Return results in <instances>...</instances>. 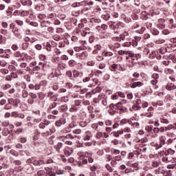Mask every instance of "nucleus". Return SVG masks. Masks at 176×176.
Wrapping results in <instances>:
<instances>
[{
    "instance_id": "obj_1",
    "label": "nucleus",
    "mask_w": 176,
    "mask_h": 176,
    "mask_svg": "<svg viewBox=\"0 0 176 176\" xmlns=\"http://www.w3.org/2000/svg\"><path fill=\"white\" fill-rule=\"evenodd\" d=\"M171 152H173L171 148L161 152V156H162V162H164L165 163H170V162H171V157L170 156V153H171Z\"/></svg>"
},
{
    "instance_id": "obj_2",
    "label": "nucleus",
    "mask_w": 176,
    "mask_h": 176,
    "mask_svg": "<svg viewBox=\"0 0 176 176\" xmlns=\"http://www.w3.org/2000/svg\"><path fill=\"white\" fill-rule=\"evenodd\" d=\"M129 57L131 58L132 65H134V64H135V61H138L141 58V54H135L134 53L130 51Z\"/></svg>"
},
{
    "instance_id": "obj_3",
    "label": "nucleus",
    "mask_w": 176,
    "mask_h": 176,
    "mask_svg": "<svg viewBox=\"0 0 176 176\" xmlns=\"http://www.w3.org/2000/svg\"><path fill=\"white\" fill-rule=\"evenodd\" d=\"M78 156H85L86 157H88L87 162L89 163H93V162H94V159L91 157V153L89 152H86L85 153H78Z\"/></svg>"
},
{
    "instance_id": "obj_4",
    "label": "nucleus",
    "mask_w": 176,
    "mask_h": 176,
    "mask_svg": "<svg viewBox=\"0 0 176 176\" xmlns=\"http://www.w3.org/2000/svg\"><path fill=\"white\" fill-rule=\"evenodd\" d=\"M17 78H19V76H17V74L12 72L10 74V75H7L6 76L5 80H6L7 82H10L13 80V79H17Z\"/></svg>"
},
{
    "instance_id": "obj_5",
    "label": "nucleus",
    "mask_w": 176,
    "mask_h": 176,
    "mask_svg": "<svg viewBox=\"0 0 176 176\" xmlns=\"http://www.w3.org/2000/svg\"><path fill=\"white\" fill-rule=\"evenodd\" d=\"M120 102H118L116 104L117 109H119V113H124L125 112H127V107L123 105H120Z\"/></svg>"
},
{
    "instance_id": "obj_6",
    "label": "nucleus",
    "mask_w": 176,
    "mask_h": 176,
    "mask_svg": "<svg viewBox=\"0 0 176 176\" xmlns=\"http://www.w3.org/2000/svg\"><path fill=\"white\" fill-rule=\"evenodd\" d=\"M8 104L10 105H14V107H19V104H20V100L19 99H13V98H10L8 99Z\"/></svg>"
},
{
    "instance_id": "obj_7",
    "label": "nucleus",
    "mask_w": 176,
    "mask_h": 176,
    "mask_svg": "<svg viewBox=\"0 0 176 176\" xmlns=\"http://www.w3.org/2000/svg\"><path fill=\"white\" fill-rule=\"evenodd\" d=\"M87 1H84L81 2H76L72 4V8H79L80 6H87Z\"/></svg>"
},
{
    "instance_id": "obj_8",
    "label": "nucleus",
    "mask_w": 176,
    "mask_h": 176,
    "mask_svg": "<svg viewBox=\"0 0 176 176\" xmlns=\"http://www.w3.org/2000/svg\"><path fill=\"white\" fill-rule=\"evenodd\" d=\"M141 104H142V101L141 100V99H138L136 100V105H133L132 107V109H134V111H138V109H140L141 108Z\"/></svg>"
},
{
    "instance_id": "obj_9",
    "label": "nucleus",
    "mask_w": 176,
    "mask_h": 176,
    "mask_svg": "<svg viewBox=\"0 0 176 176\" xmlns=\"http://www.w3.org/2000/svg\"><path fill=\"white\" fill-rule=\"evenodd\" d=\"M166 135H161L159 136V141H160V144L163 146V145H166Z\"/></svg>"
},
{
    "instance_id": "obj_10",
    "label": "nucleus",
    "mask_w": 176,
    "mask_h": 176,
    "mask_svg": "<svg viewBox=\"0 0 176 176\" xmlns=\"http://www.w3.org/2000/svg\"><path fill=\"white\" fill-rule=\"evenodd\" d=\"M166 90L171 91V90H175L176 86L173 83H168L166 85Z\"/></svg>"
},
{
    "instance_id": "obj_11",
    "label": "nucleus",
    "mask_w": 176,
    "mask_h": 176,
    "mask_svg": "<svg viewBox=\"0 0 176 176\" xmlns=\"http://www.w3.org/2000/svg\"><path fill=\"white\" fill-rule=\"evenodd\" d=\"M48 97L51 98L52 100H54V101L57 100V97H58V94H54L52 91L48 92Z\"/></svg>"
},
{
    "instance_id": "obj_12",
    "label": "nucleus",
    "mask_w": 176,
    "mask_h": 176,
    "mask_svg": "<svg viewBox=\"0 0 176 176\" xmlns=\"http://www.w3.org/2000/svg\"><path fill=\"white\" fill-rule=\"evenodd\" d=\"M144 83L142 82L138 81L132 83L131 85V89H135V87H141V86H143Z\"/></svg>"
},
{
    "instance_id": "obj_13",
    "label": "nucleus",
    "mask_w": 176,
    "mask_h": 176,
    "mask_svg": "<svg viewBox=\"0 0 176 176\" xmlns=\"http://www.w3.org/2000/svg\"><path fill=\"white\" fill-rule=\"evenodd\" d=\"M21 3L23 6H31L32 5V1L31 0H21Z\"/></svg>"
},
{
    "instance_id": "obj_14",
    "label": "nucleus",
    "mask_w": 176,
    "mask_h": 176,
    "mask_svg": "<svg viewBox=\"0 0 176 176\" xmlns=\"http://www.w3.org/2000/svg\"><path fill=\"white\" fill-rule=\"evenodd\" d=\"M80 34L82 36H87V35H89V34H90V29L89 28H86L85 30L80 32Z\"/></svg>"
},
{
    "instance_id": "obj_15",
    "label": "nucleus",
    "mask_w": 176,
    "mask_h": 176,
    "mask_svg": "<svg viewBox=\"0 0 176 176\" xmlns=\"http://www.w3.org/2000/svg\"><path fill=\"white\" fill-rule=\"evenodd\" d=\"M147 54L150 58H155L156 57V51H147Z\"/></svg>"
},
{
    "instance_id": "obj_16",
    "label": "nucleus",
    "mask_w": 176,
    "mask_h": 176,
    "mask_svg": "<svg viewBox=\"0 0 176 176\" xmlns=\"http://www.w3.org/2000/svg\"><path fill=\"white\" fill-rule=\"evenodd\" d=\"M33 164H34V166H42V164H45V162L42 160H34L33 161Z\"/></svg>"
},
{
    "instance_id": "obj_17",
    "label": "nucleus",
    "mask_w": 176,
    "mask_h": 176,
    "mask_svg": "<svg viewBox=\"0 0 176 176\" xmlns=\"http://www.w3.org/2000/svg\"><path fill=\"white\" fill-rule=\"evenodd\" d=\"M160 122L161 123H163L164 124H169L170 120L166 118L164 116H162L160 118Z\"/></svg>"
},
{
    "instance_id": "obj_18",
    "label": "nucleus",
    "mask_w": 176,
    "mask_h": 176,
    "mask_svg": "<svg viewBox=\"0 0 176 176\" xmlns=\"http://www.w3.org/2000/svg\"><path fill=\"white\" fill-rule=\"evenodd\" d=\"M104 70H96L94 74H95V76H97L98 78H100L101 76H102V74H104Z\"/></svg>"
},
{
    "instance_id": "obj_19",
    "label": "nucleus",
    "mask_w": 176,
    "mask_h": 176,
    "mask_svg": "<svg viewBox=\"0 0 176 176\" xmlns=\"http://www.w3.org/2000/svg\"><path fill=\"white\" fill-rule=\"evenodd\" d=\"M146 152V146L145 144L144 146L140 145V149L139 150V153L138 155H142V153H145Z\"/></svg>"
},
{
    "instance_id": "obj_20",
    "label": "nucleus",
    "mask_w": 176,
    "mask_h": 176,
    "mask_svg": "<svg viewBox=\"0 0 176 176\" xmlns=\"http://www.w3.org/2000/svg\"><path fill=\"white\" fill-rule=\"evenodd\" d=\"M45 171H47V174L50 176H56V173H54L52 169L50 168H45Z\"/></svg>"
},
{
    "instance_id": "obj_21",
    "label": "nucleus",
    "mask_w": 176,
    "mask_h": 176,
    "mask_svg": "<svg viewBox=\"0 0 176 176\" xmlns=\"http://www.w3.org/2000/svg\"><path fill=\"white\" fill-rule=\"evenodd\" d=\"M151 146H154L155 149H160V148L163 147V146H162L160 143H157V142H152Z\"/></svg>"
},
{
    "instance_id": "obj_22",
    "label": "nucleus",
    "mask_w": 176,
    "mask_h": 176,
    "mask_svg": "<svg viewBox=\"0 0 176 176\" xmlns=\"http://www.w3.org/2000/svg\"><path fill=\"white\" fill-rule=\"evenodd\" d=\"M63 143L58 142L56 145L54 146V148L57 152H60V149L63 148Z\"/></svg>"
},
{
    "instance_id": "obj_23",
    "label": "nucleus",
    "mask_w": 176,
    "mask_h": 176,
    "mask_svg": "<svg viewBox=\"0 0 176 176\" xmlns=\"http://www.w3.org/2000/svg\"><path fill=\"white\" fill-rule=\"evenodd\" d=\"M14 56L16 58H19V60H21V58H23V54L19 51L14 52Z\"/></svg>"
},
{
    "instance_id": "obj_24",
    "label": "nucleus",
    "mask_w": 176,
    "mask_h": 176,
    "mask_svg": "<svg viewBox=\"0 0 176 176\" xmlns=\"http://www.w3.org/2000/svg\"><path fill=\"white\" fill-rule=\"evenodd\" d=\"M60 109L62 112H67L68 111V105L67 104H63L60 107Z\"/></svg>"
},
{
    "instance_id": "obj_25",
    "label": "nucleus",
    "mask_w": 176,
    "mask_h": 176,
    "mask_svg": "<svg viewBox=\"0 0 176 176\" xmlns=\"http://www.w3.org/2000/svg\"><path fill=\"white\" fill-rule=\"evenodd\" d=\"M118 54H120V56H123L124 54L129 56L130 54V51L120 50L118 51Z\"/></svg>"
},
{
    "instance_id": "obj_26",
    "label": "nucleus",
    "mask_w": 176,
    "mask_h": 176,
    "mask_svg": "<svg viewBox=\"0 0 176 176\" xmlns=\"http://www.w3.org/2000/svg\"><path fill=\"white\" fill-rule=\"evenodd\" d=\"M68 65L69 67H70L71 68L75 67V65H76V61L74 60H70L68 62Z\"/></svg>"
},
{
    "instance_id": "obj_27",
    "label": "nucleus",
    "mask_w": 176,
    "mask_h": 176,
    "mask_svg": "<svg viewBox=\"0 0 176 176\" xmlns=\"http://www.w3.org/2000/svg\"><path fill=\"white\" fill-rule=\"evenodd\" d=\"M103 54H104V57H112V56H113V53H112L111 52H108V51H104L103 52Z\"/></svg>"
},
{
    "instance_id": "obj_28",
    "label": "nucleus",
    "mask_w": 176,
    "mask_h": 176,
    "mask_svg": "<svg viewBox=\"0 0 176 176\" xmlns=\"http://www.w3.org/2000/svg\"><path fill=\"white\" fill-rule=\"evenodd\" d=\"M120 102V105H121L122 107H123V105L126 107H130V102H127V101L125 100H123L122 102Z\"/></svg>"
},
{
    "instance_id": "obj_29",
    "label": "nucleus",
    "mask_w": 176,
    "mask_h": 176,
    "mask_svg": "<svg viewBox=\"0 0 176 176\" xmlns=\"http://www.w3.org/2000/svg\"><path fill=\"white\" fill-rule=\"evenodd\" d=\"M102 19H103V20H105V21H108L109 19H111V15H109V14H102Z\"/></svg>"
},
{
    "instance_id": "obj_30",
    "label": "nucleus",
    "mask_w": 176,
    "mask_h": 176,
    "mask_svg": "<svg viewBox=\"0 0 176 176\" xmlns=\"http://www.w3.org/2000/svg\"><path fill=\"white\" fill-rule=\"evenodd\" d=\"M28 47H30V43L25 42L22 44V49L23 50H28Z\"/></svg>"
},
{
    "instance_id": "obj_31",
    "label": "nucleus",
    "mask_w": 176,
    "mask_h": 176,
    "mask_svg": "<svg viewBox=\"0 0 176 176\" xmlns=\"http://www.w3.org/2000/svg\"><path fill=\"white\" fill-rule=\"evenodd\" d=\"M153 107H162L163 105V101H157V102H152Z\"/></svg>"
},
{
    "instance_id": "obj_32",
    "label": "nucleus",
    "mask_w": 176,
    "mask_h": 176,
    "mask_svg": "<svg viewBox=\"0 0 176 176\" xmlns=\"http://www.w3.org/2000/svg\"><path fill=\"white\" fill-rule=\"evenodd\" d=\"M58 68L62 70L65 69V68H67V65L64 63H58Z\"/></svg>"
},
{
    "instance_id": "obj_33",
    "label": "nucleus",
    "mask_w": 176,
    "mask_h": 176,
    "mask_svg": "<svg viewBox=\"0 0 176 176\" xmlns=\"http://www.w3.org/2000/svg\"><path fill=\"white\" fill-rule=\"evenodd\" d=\"M157 82L158 81L156 79L151 80V83L154 86V89H157Z\"/></svg>"
},
{
    "instance_id": "obj_34",
    "label": "nucleus",
    "mask_w": 176,
    "mask_h": 176,
    "mask_svg": "<svg viewBox=\"0 0 176 176\" xmlns=\"http://www.w3.org/2000/svg\"><path fill=\"white\" fill-rule=\"evenodd\" d=\"M110 69L113 72H116L117 69H118V65L116 64H113L111 67H110Z\"/></svg>"
},
{
    "instance_id": "obj_35",
    "label": "nucleus",
    "mask_w": 176,
    "mask_h": 176,
    "mask_svg": "<svg viewBox=\"0 0 176 176\" xmlns=\"http://www.w3.org/2000/svg\"><path fill=\"white\" fill-rule=\"evenodd\" d=\"M0 72L3 75H8V74H9V69L3 68L0 69Z\"/></svg>"
},
{
    "instance_id": "obj_36",
    "label": "nucleus",
    "mask_w": 176,
    "mask_h": 176,
    "mask_svg": "<svg viewBox=\"0 0 176 176\" xmlns=\"http://www.w3.org/2000/svg\"><path fill=\"white\" fill-rule=\"evenodd\" d=\"M75 137H76V135L74 136L71 134H67L65 136H63V138H67V140H74V138H75Z\"/></svg>"
},
{
    "instance_id": "obj_37",
    "label": "nucleus",
    "mask_w": 176,
    "mask_h": 176,
    "mask_svg": "<svg viewBox=\"0 0 176 176\" xmlns=\"http://www.w3.org/2000/svg\"><path fill=\"white\" fill-rule=\"evenodd\" d=\"M94 49V53L96 54L98 50H101V49H102V47L100 45H95Z\"/></svg>"
},
{
    "instance_id": "obj_38",
    "label": "nucleus",
    "mask_w": 176,
    "mask_h": 176,
    "mask_svg": "<svg viewBox=\"0 0 176 176\" xmlns=\"http://www.w3.org/2000/svg\"><path fill=\"white\" fill-rule=\"evenodd\" d=\"M61 102H68L69 101V98L68 96H63L60 98Z\"/></svg>"
},
{
    "instance_id": "obj_39",
    "label": "nucleus",
    "mask_w": 176,
    "mask_h": 176,
    "mask_svg": "<svg viewBox=\"0 0 176 176\" xmlns=\"http://www.w3.org/2000/svg\"><path fill=\"white\" fill-rule=\"evenodd\" d=\"M73 76L74 78H78V76H80V73L78 70H74Z\"/></svg>"
},
{
    "instance_id": "obj_40",
    "label": "nucleus",
    "mask_w": 176,
    "mask_h": 176,
    "mask_svg": "<svg viewBox=\"0 0 176 176\" xmlns=\"http://www.w3.org/2000/svg\"><path fill=\"white\" fill-rule=\"evenodd\" d=\"M10 153L16 157H19V152L12 149L10 151Z\"/></svg>"
},
{
    "instance_id": "obj_41",
    "label": "nucleus",
    "mask_w": 176,
    "mask_h": 176,
    "mask_svg": "<svg viewBox=\"0 0 176 176\" xmlns=\"http://www.w3.org/2000/svg\"><path fill=\"white\" fill-rule=\"evenodd\" d=\"M166 135L170 138H174V137H175V134L174 133V132H170V131H168L166 133Z\"/></svg>"
},
{
    "instance_id": "obj_42",
    "label": "nucleus",
    "mask_w": 176,
    "mask_h": 176,
    "mask_svg": "<svg viewBox=\"0 0 176 176\" xmlns=\"http://www.w3.org/2000/svg\"><path fill=\"white\" fill-rule=\"evenodd\" d=\"M141 143L142 144V145L144 146H146V143L148 142V139L146 138H144L140 140Z\"/></svg>"
},
{
    "instance_id": "obj_43",
    "label": "nucleus",
    "mask_w": 176,
    "mask_h": 176,
    "mask_svg": "<svg viewBox=\"0 0 176 176\" xmlns=\"http://www.w3.org/2000/svg\"><path fill=\"white\" fill-rule=\"evenodd\" d=\"M140 148H141V146L136 145L135 147V150L134 151V154L138 155Z\"/></svg>"
},
{
    "instance_id": "obj_44",
    "label": "nucleus",
    "mask_w": 176,
    "mask_h": 176,
    "mask_svg": "<svg viewBox=\"0 0 176 176\" xmlns=\"http://www.w3.org/2000/svg\"><path fill=\"white\" fill-rule=\"evenodd\" d=\"M46 175V172L43 170H40L37 172V175L38 176H45Z\"/></svg>"
},
{
    "instance_id": "obj_45",
    "label": "nucleus",
    "mask_w": 176,
    "mask_h": 176,
    "mask_svg": "<svg viewBox=\"0 0 176 176\" xmlns=\"http://www.w3.org/2000/svg\"><path fill=\"white\" fill-rule=\"evenodd\" d=\"M91 23H93L94 24H98V23H101V20L99 19H91Z\"/></svg>"
},
{
    "instance_id": "obj_46",
    "label": "nucleus",
    "mask_w": 176,
    "mask_h": 176,
    "mask_svg": "<svg viewBox=\"0 0 176 176\" xmlns=\"http://www.w3.org/2000/svg\"><path fill=\"white\" fill-rule=\"evenodd\" d=\"M106 67H107V65H105V63H100L98 65V68L101 69V71H104Z\"/></svg>"
},
{
    "instance_id": "obj_47",
    "label": "nucleus",
    "mask_w": 176,
    "mask_h": 176,
    "mask_svg": "<svg viewBox=\"0 0 176 176\" xmlns=\"http://www.w3.org/2000/svg\"><path fill=\"white\" fill-rule=\"evenodd\" d=\"M106 168L107 170H109V173H113V168H112V166L109 165V164H106Z\"/></svg>"
},
{
    "instance_id": "obj_48",
    "label": "nucleus",
    "mask_w": 176,
    "mask_h": 176,
    "mask_svg": "<svg viewBox=\"0 0 176 176\" xmlns=\"http://www.w3.org/2000/svg\"><path fill=\"white\" fill-rule=\"evenodd\" d=\"M57 107V103L56 102H53L50 104L48 109H53V108H56Z\"/></svg>"
},
{
    "instance_id": "obj_49",
    "label": "nucleus",
    "mask_w": 176,
    "mask_h": 176,
    "mask_svg": "<svg viewBox=\"0 0 176 176\" xmlns=\"http://www.w3.org/2000/svg\"><path fill=\"white\" fill-rule=\"evenodd\" d=\"M151 166H152L153 167H159V166H160V163H159V162H156V161H153V162H151Z\"/></svg>"
},
{
    "instance_id": "obj_50",
    "label": "nucleus",
    "mask_w": 176,
    "mask_h": 176,
    "mask_svg": "<svg viewBox=\"0 0 176 176\" xmlns=\"http://www.w3.org/2000/svg\"><path fill=\"white\" fill-rule=\"evenodd\" d=\"M89 169L92 172H96V171H97V166H95V165H90L89 166Z\"/></svg>"
},
{
    "instance_id": "obj_51",
    "label": "nucleus",
    "mask_w": 176,
    "mask_h": 176,
    "mask_svg": "<svg viewBox=\"0 0 176 176\" xmlns=\"http://www.w3.org/2000/svg\"><path fill=\"white\" fill-rule=\"evenodd\" d=\"M95 65H96V62L94 60H89L87 62V65L89 67H94Z\"/></svg>"
},
{
    "instance_id": "obj_52",
    "label": "nucleus",
    "mask_w": 176,
    "mask_h": 176,
    "mask_svg": "<svg viewBox=\"0 0 176 176\" xmlns=\"http://www.w3.org/2000/svg\"><path fill=\"white\" fill-rule=\"evenodd\" d=\"M12 118H19V112L13 111L11 113Z\"/></svg>"
},
{
    "instance_id": "obj_53",
    "label": "nucleus",
    "mask_w": 176,
    "mask_h": 176,
    "mask_svg": "<svg viewBox=\"0 0 176 176\" xmlns=\"http://www.w3.org/2000/svg\"><path fill=\"white\" fill-rule=\"evenodd\" d=\"M157 53H159L160 54H162V56H163V54H164V53H166V49L160 48V50H157Z\"/></svg>"
},
{
    "instance_id": "obj_54",
    "label": "nucleus",
    "mask_w": 176,
    "mask_h": 176,
    "mask_svg": "<svg viewBox=\"0 0 176 176\" xmlns=\"http://www.w3.org/2000/svg\"><path fill=\"white\" fill-rule=\"evenodd\" d=\"M132 127L133 129H140V123H138V122H133L132 124Z\"/></svg>"
},
{
    "instance_id": "obj_55",
    "label": "nucleus",
    "mask_w": 176,
    "mask_h": 176,
    "mask_svg": "<svg viewBox=\"0 0 176 176\" xmlns=\"http://www.w3.org/2000/svg\"><path fill=\"white\" fill-rule=\"evenodd\" d=\"M50 134V132L49 131L41 133L42 137H49Z\"/></svg>"
},
{
    "instance_id": "obj_56",
    "label": "nucleus",
    "mask_w": 176,
    "mask_h": 176,
    "mask_svg": "<svg viewBox=\"0 0 176 176\" xmlns=\"http://www.w3.org/2000/svg\"><path fill=\"white\" fill-rule=\"evenodd\" d=\"M153 129V126L152 125L151 126H146L145 127V130L146 131H148V133H149L150 131H152V129Z\"/></svg>"
},
{
    "instance_id": "obj_57",
    "label": "nucleus",
    "mask_w": 176,
    "mask_h": 176,
    "mask_svg": "<svg viewBox=\"0 0 176 176\" xmlns=\"http://www.w3.org/2000/svg\"><path fill=\"white\" fill-rule=\"evenodd\" d=\"M14 164L16 166H21V161L19 160H16L13 161Z\"/></svg>"
},
{
    "instance_id": "obj_58",
    "label": "nucleus",
    "mask_w": 176,
    "mask_h": 176,
    "mask_svg": "<svg viewBox=\"0 0 176 176\" xmlns=\"http://www.w3.org/2000/svg\"><path fill=\"white\" fill-rule=\"evenodd\" d=\"M113 159L116 162H120V160H122V156H120V155H116V156L113 157Z\"/></svg>"
},
{
    "instance_id": "obj_59",
    "label": "nucleus",
    "mask_w": 176,
    "mask_h": 176,
    "mask_svg": "<svg viewBox=\"0 0 176 176\" xmlns=\"http://www.w3.org/2000/svg\"><path fill=\"white\" fill-rule=\"evenodd\" d=\"M40 69H41V66H34L33 67V72H38Z\"/></svg>"
},
{
    "instance_id": "obj_60",
    "label": "nucleus",
    "mask_w": 176,
    "mask_h": 176,
    "mask_svg": "<svg viewBox=\"0 0 176 176\" xmlns=\"http://www.w3.org/2000/svg\"><path fill=\"white\" fill-rule=\"evenodd\" d=\"M22 97L23 98H27V97H28V92H27V91H22Z\"/></svg>"
},
{
    "instance_id": "obj_61",
    "label": "nucleus",
    "mask_w": 176,
    "mask_h": 176,
    "mask_svg": "<svg viewBox=\"0 0 176 176\" xmlns=\"http://www.w3.org/2000/svg\"><path fill=\"white\" fill-rule=\"evenodd\" d=\"M78 111V109L75 107V105H73L70 109L69 111L70 112H76Z\"/></svg>"
},
{
    "instance_id": "obj_62",
    "label": "nucleus",
    "mask_w": 176,
    "mask_h": 176,
    "mask_svg": "<svg viewBox=\"0 0 176 176\" xmlns=\"http://www.w3.org/2000/svg\"><path fill=\"white\" fill-rule=\"evenodd\" d=\"M0 65L1 67H6V65H8V63L5 60H0Z\"/></svg>"
},
{
    "instance_id": "obj_63",
    "label": "nucleus",
    "mask_w": 176,
    "mask_h": 176,
    "mask_svg": "<svg viewBox=\"0 0 176 176\" xmlns=\"http://www.w3.org/2000/svg\"><path fill=\"white\" fill-rule=\"evenodd\" d=\"M167 168H176V164H169L167 166Z\"/></svg>"
},
{
    "instance_id": "obj_64",
    "label": "nucleus",
    "mask_w": 176,
    "mask_h": 176,
    "mask_svg": "<svg viewBox=\"0 0 176 176\" xmlns=\"http://www.w3.org/2000/svg\"><path fill=\"white\" fill-rule=\"evenodd\" d=\"M152 78L153 79H155L156 80H157V79H159V74H153L152 75Z\"/></svg>"
}]
</instances>
